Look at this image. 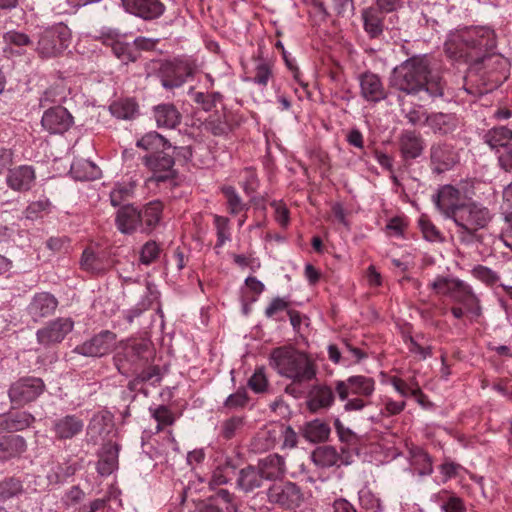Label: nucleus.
Returning <instances> with one entry per match:
<instances>
[{"mask_svg":"<svg viewBox=\"0 0 512 512\" xmlns=\"http://www.w3.org/2000/svg\"><path fill=\"white\" fill-rule=\"evenodd\" d=\"M269 365L282 377L294 383L310 382L316 379L318 368L315 360L306 352L292 345L272 349Z\"/></svg>","mask_w":512,"mask_h":512,"instance_id":"f257e3e1","label":"nucleus"},{"mask_svg":"<svg viewBox=\"0 0 512 512\" xmlns=\"http://www.w3.org/2000/svg\"><path fill=\"white\" fill-rule=\"evenodd\" d=\"M452 220L457 226V236L462 244L470 245L482 242V236L478 231L484 229L491 220V215L486 207L475 202L462 203L456 209Z\"/></svg>","mask_w":512,"mask_h":512,"instance_id":"f03ea898","label":"nucleus"},{"mask_svg":"<svg viewBox=\"0 0 512 512\" xmlns=\"http://www.w3.org/2000/svg\"><path fill=\"white\" fill-rule=\"evenodd\" d=\"M430 73L426 56H414L393 69L390 86L407 95H416L423 90L426 76Z\"/></svg>","mask_w":512,"mask_h":512,"instance_id":"7ed1b4c3","label":"nucleus"},{"mask_svg":"<svg viewBox=\"0 0 512 512\" xmlns=\"http://www.w3.org/2000/svg\"><path fill=\"white\" fill-rule=\"evenodd\" d=\"M155 351L145 340H127L121 342L113 356V362L118 372L130 376L154 362Z\"/></svg>","mask_w":512,"mask_h":512,"instance_id":"20e7f679","label":"nucleus"},{"mask_svg":"<svg viewBox=\"0 0 512 512\" xmlns=\"http://www.w3.org/2000/svg\"><path fill=\"white\" fill-rule=\"evenodd\" d=\"M437 294L450 297L454 302L462 304L468 313L475 317L482 315L480 299L472 287L458 278L437 276L429 285Z\"/></svg>","mask_w":512,"mask_h":512,"instance_id":"39448f33","label":"nucleus"},{"mask_svg":"<svg viewBox=\"0 0 512 512\" xmlns=\"http://www.w3.org/2000/svg\"><path fill=\"white\" fill-rule=\"evenodd\" d=\"M157 64L156 75L166 90L180 88L197 72L196 61L187 56L159 60Z\"/></svg>","mask_w":512,"mask_h":512,"instance_id":"423d86ee","label":"nucleus"},{"mask_svg":"<svg viewBox=\"0 0 512 512\" xmlns=\"http://www.w3.org/2000/svg\"><path fill=\"white\" fill-rule=\"evenodd\" d=\"M177 150H180L185 158H190L192 155L189 147H173L171 150L148 153L143 156L142 163L152 174L147 179V183L159 184L175 180L177 171L174 169V154Z\"/></svg>","mask_w":512,"mask_h":512,"instance_id":"0eeeda50","label":"nucleus"},{"mask_svg":"<svg viewBox=\"0 0 512 512\" xmlns=\"http://www.w3.org/2000/svg\"><path fill=\"white\" fill-rule=\"evenodd\" d=\"M70 40L71 31L66 25H53L39 32L36 52L42 59L57 57L68 48Z\"/></svg>","mask_w":512,"mask_h":512,"instance_id":"6e6552de","label":"nucleus"},{"mask_svg":"<svg viewBox=\"0 0 512 512\" xmlns=\"http://www.w3.org/2000/svg\"><path fill=\"white\" fill-rule=\"evenodd\" d=\"M46 390L42 378L24 376L13 382L8 390L10 402L16 407H23L36 401Z\"/></svg>","mask_w":512,"mask_h":512,"instance_id":"1a4fd4ad","label":"nucleus"},{"mask_svg":"<svg viewBox=\"0 0 512 512\" xmlns=\"http://www.w3.org/2000/svg\"><path fill=\"white\" fill-rule=\"evenodd\" d=\"M466 47L470 53L472 63L479 62V58L496 48V35L494 30L486 26L469 27L464 29Z\"/></svg>","mask_w":512,"mask_h":512,"instance_id":"9d476101","label":"nucleus"},{"mask_svg":"<svg viewBox=\"0 0 512 512\" xmlns=\"http://www.w3.org/2000/svg\"><path fill=\"white\" fill-rule=\"evenodd\" d=\"M74 329V321L70 317H58L49 321L36 332L37 343L44 348L60 344Z\"/></svg>","mask_w":512,"mask_h":512,"instance_id":"9b49d317","label":"nucleus"},{"mask_svg":"<svg viewBox=\"0 0 512 512\" xmlns=\"http://www.w3.org/2000/svg\"><path fill=\"white\" fill-rule=\"evenodd\" d=\"M374 378L365 375H352L344 380H335V389L340 401L350 396L371 397L375 391Z\"/></svg>","mask_w":512,"mask_h":512,"instance_id":"f8f14e48","label":"nucleus"},{"mask_svg":"<svg viewBox=\"0 0 512 512\" xmlns=\"http://www.w3.org/2000/svg\"><path fill=\"white\" fill-rule=\"evenodd\" d=\"M242 122V117L226 107L210 114L204 122V129L216 137H228Z\"/></svg>","mask_w":512,"mask_h":512,"instance_id":"ddd939ff","label":"nucleus"},{"mask_svg":"<svg viewBox=\"0 0 512 512\" xmlns=\"http://www.w3.org/2000/svg\"><path fill=\"white\" fill-rule=\"evenodd\" d=\"M337 394L335 381L333 386L326 382L312 384L306 394V409L313 414L328 411L334 404Z\"/></svg>","mask_w":512,"mask_h":512,"instance_id":"4468645a","label":"nucleus"},{"mask_svg":"<svg viewBox=\"0 0 512 512\" xmlns=\"http://www.w3.org/2000/svg\"><path fill=\"white\" fill-rule=\"evenodd\" d=\"M268 500L284 510H295L299 508L304 500L301 488L290 481L273 485L268 491Z\"/></svg>","mask_w":512,"mask_h":512,"instance_id":"2eb2a0df","label":"nucleus"},{"mask_svg":"<svg viewBox=\"0 0 512 512\" xmlns=\"http://www.w3.org/2000/svg\"><path fill=\"white\" fill-rule=\"evenodd\" d=\"M471 68L486 76L488 81L498 84L506 78L508 60L500 54L490 51L483 57H480L479 62L472 63Z\"/></svg>","mask_w":512,"mask_h":512,"instance_id":"dca6fc26","label":"nucleus"},{"mask_svg":"<svg viewBox=\"0 0 512 512\" xmlns=\"http://www.w3.org/2000/svg\"><path fill=\"white\" fill-rule=\"evenodd\" d=\"M459 162V154L453 145L446 142L434 143L430 147V168L440 175L451 170Z\"/></svg>","mask_w":512,"mask_h":512,"instance_id":"f3484780","label":"nucleus"},{"mask_svg":"<svg viewBox=\"0 0 512 512\" xmlns=\"http://www.w3.org/2000/svg\"><path fill=\"white\" fill-rule=\"evenodd\" d=\"M253 67L247 73L249 74L244 80L251 82L261 89L266 88L275 77V61L271 57L263 56L259 51L257 55L252 56Z\"/></svg>","mask_w":512,"mask_h":512,"instance_id":"a211bd4d","label":"nucleus"},{"mask_svg":"<svg viewBox=\"0 0 512 512\" xmlns=\"http://www.w3.org/2000/svg\"><path fill=\"white\" fill-rule=\"evenodd\" d=\"M84 430V420L77 414H67L51 422L50 431L58 441L72 440Z\"/></svg>","mask_w":512,"mask_h":512,"instance_id":"6ab92c4d","label":"nucleus"},{"mask_svg":"<svg viewBox=\"0 0 512 512\" xmlns=\"http://www.w3.org/2000/svg\"><path fill=\"white\" fill-rule=\"evenodd\" d=\"M115 339V333L104 330L94 335L91 339L77 345L74 348V352L86 357H102L109 353Z\"/></svg>","mask_w":512,"mask_h":512,"instance_id":"aec40b11","label":"nucleus"},{"mask_svg":"<svg viewBox=\"0 0 512 512\" xmlns=\"http://www.w3.org/2000/svg\"><path fill=\"white\" fill-rule=\"evenodd\" d=\"M124 10L145 21L160 18L166 11L160 0H121Z\"/></svg>","mask_w":512,"mask_h":512,"instance_id":"412c9836","label":"nucleus"},{"mask_svg":"<svg viewBox=\"0 0 512 512\" xmlns=\"http://www.w3.org/2000/svg\"><path fill=\"white\" fill-rule=\"evenodd\" d=\"M42 127L50 134H63L73 124V117L61 105L48 108L41 119Z\"/></svg>","mask_w":512,"mask_h":512,"instance_id":"4be33fe9","label":"nucleus"},{"mask_svg":"<svg viewBox=\"0 0 512 512\" xmlns=\"http://www.w3.org/2000/svg\"><path fill=\"white\" fill-rule=\"evenodd\" d=\"M59 302L57 298L49 292H38L34 294L27 306V313L35 323L52 316Z\"/></svg>","mask_w":512,"mask_h":512,"instance_id":"5701e85b","label":"nucleus"},{"mask_svg":"<svg viewBox=\"0 0 512 512\" xmlns=\"http://www.w3.org/2000/svg\"><path fill=\"white\" fill-rule=\"evenodd\" d=\"M360 95L370 103H379L387 98L381 78L372 72H364L359 76Z\"/></svg>","mask_w":512,"mask_h":512,"instance_id":"b1692460","label":"nucleus"},{"mask_svg":"<svg viewBox=\"0 0 512 512\" xmlns=\"http://www.w3.org/2000/svg\"><path fill=\"white\" fill-rule=\"evenodd\" d=\"M399 151L405 161L420 157L425 149V141L420 132L403 130L398 139Z\"/></svg>","mask_w":512,"mask_h":512,"instance_id":"393cba45","label":"nucleus"},{"mask_svg":"<svg viewBox=\"0 0 512 512\" xmlns=\"http://www.w3.org/2000/svg\"><path fill=\"white\" fill-rule=\"evenodd\" d=\"M164 205L159 200H153L139 209L140 232L151 234L159 226L163 217Z\"/></svg>","mask_w":512,"mask_h":512,"instance_id":"a878e982","label":"nucleus"},{"mask_svg":"<svg viewBox=\"0 0 512 512\" xmlns=\"http://www.w3.org/2000/svg\"><path fill=\"white\" fill-rule=\"evenodd\" d=\"M36 179L35 169L29 165H20L9 169L6 183L14 191L24 192L31 189Z\"/></svg>","mask_w":512,"mask_h":512,"instance_id":"bb28decb","label":"nucleus"},{"mask_svg":"<svg viewBox=\"0 0 512 512\" xmlns=\"http://www.w3.org/2000/svg\"><path fill=\"white\" fill-rule=\"evenodd\" d=\"M464 29L457 30L448 35L444 43V51L450 59L456 61H463L472 64L468 47H466V40H464Z\"/></svg>","mask_w":512,"mask_h":512,"instance_id":"cd10ccee","label":"nucleus"},{"mask_svg":"<svg viewBox=\"0 0 512 512\" xmlns=\"http://www.w3.org/2000/svg\"><path fill=\"white\" fill-rule=\"evenodd\" d=\"M115 224L126 235L140 231L139 209L131 204L121 206L116 212Z\"/></svg>","mask_w":512,"mask_h":512,"instance_id":"c85d7f7f","label":"nucleus"},{"mask_svg":"<svg viewBox=\"0 0 512 512\" xmlns=\"http://www.w3.org/2000/svg\"><path fill=\"white\" fill-rule=\"evenodd\" d=\"M459 202L460 191L454 186L444 185L438 190L435 204L446 217L452 219L456 209L462 205Z\"/></svg>","mask_w":512,"mask_h":512,"instance_id":"c756f323","label":"nucleus"},{"mask_svg":"<svg viewBox=\"0 0 512 512\" xmlns=\"http://www.w3.org/2000/svg\"><path fill=\"white\" fill-rule=\"evenodd\" d=\"M2 40L4 43L3 52L10 56H20L26 51V47L33 44L30 36L16 29H11L3 33Z\"/></svg>","mask_w":512,"mask_h":512,"instance_id":"7c9ffc66","label":"nucleus"},{"mask_svg":"<svg viewBox=\"0 0 512 512\" xmlns=\"http://www.w3.org/2000/svg\"><path fill=\"white\" fill-rule=\"evenodd\" d=\"M35 417L26 411L9 412L0 416V433H13L29 428Z\"/></svg>","mask_w":512,"mask_h":512,"instance_id":"2f4dec72","label":"nucleus"},{"mask_svg":"<svg viewBox=\"0 0 512 512\" xmlns=\"http://www.w3.org/2000/svg\"><path fill=\"white\" fill-rule=\"evenodd\" d=\"M153 115L157 126L160 128L174 129L182 120L181 113L172 103H162L154 106Z\"/></svg>","mask_w":512,"mask_h":512,"instance_id":"473e14b6","label":"nucleus"},{"mask_svg":"<svg viewBox=\"0 0 512 512\" xmlns=\"http://www.w3.org/2000/svg\"><path fill=\"white\" fill-rule=\"evenodd\" d=\"M364 31L369 38L377 39L384 31V14L373 6L364 8L361 12Z\"/></svg>","mask_w":512,"mask_h":512,"instance_id":"72a5a7b5","label":"nucleus"},{"mask_svg":"<svg viewBox=\"0 0 512 512\" xmlns=\"http://www.w3.org/2000/svg\"><path fill=\"white\" fill-rule=\"evenodd\" d=\"M27 450V443L20 435L0 437V461L19 458Z\"/></svg>","mask_w":512,"mask_h":512,"instance_id":"f704fd0d","label":"nucleus"},{"mask_svg":"<svg viewBox=\"0 0 512 512\" xmlns=\"http://www.w3.org/2000/svg\"><path fill=\"white\" fill-rule=\"evenodd\" d=\"M426 125L434 134L447 135L457 128L458 120L452 113L435 112L429 113Z\"/></svg>","mask_w":512,"mask_h":512,"instance_id":"c9c22d12","label":"nucleus"},{"mask_svg":"<svg viewBox=\"0 0 512 512\" xmlns=\"http://www.w3.org/2000/svg\"><path fill=\"white\" fill-rule=\"evenodd\" d=\"M258 468L265 480H277L285 474V461L278 454H270L259 461Z\"/></svg>","mask_w":512,"mask_h":512,"instance_id":"e433bc0d","label":"nucleus"},{"mask_svg":"<svg viewBox=\"0 0 512 512\" xmlns=\"http://www.w3.org/2000/svg\"><path fill=\"white\" fill-rule=\"evenodd\" d=\"M330 433V425L321 419L311 420L305 423L303 427V436L311 443H322L327 441Z\"/></svg>","mask_w":512,"mask_h":512,"instance_id":"4c0bfd02","label":"nucleus"},{"mask_svg":"<svg viewBox=\"0 0 512 512\" xmlns=\"http://www.w3.org/2000/svg\"><path fill=\"white\" fill-rule=\"evenodd\" d=\"M118 444H108L104 447L100 459L97 463V471L102 476H108L113 473L118 466Z\"/></svg>","mask_w":512,"mask_h":512,"instance_id":"58836bf2","label":"nucleus"},{"mask_svg":"<svg viewBox=\"0 0 512 512\" xmlns=\"http://www.w3.org/2000/svg\"><path fill=\"white\" fill-rule=\"evenodd\" d=\"M136 146L149 151V153L171 150L173 148L171 143L156 131L148 132L143 135L136 142Z\"/></svg>","mask_w":512,"mask_h":512,"instance_id":"ea45409f","label":"nucleus"},{"mask_svg":"<svg viewBox=\"0 0 512 512\" xmlns=\"http://www.w3.org/2000/svg\"><path fill=\"white\" fill-rule=\"evenodd\" d=\"M483 139L491 149H505L512 140V129L505 126L493 127L484 134Z\"/></svg>","mask_w":512,"mask_h":512,"instance_id":"a19ab883","label":"nucleus"},{"mask_svg":"<svg viewBox=\"0 0 512 512\" xmlns=\"http://www.w3.org/2000/svg\"><path fill=\"white\" fill-rule=\"evenodd\" d=\"M264 480L259 468L248 466L240 470L237 484L243 491L251 492L261 487Z\"/></svg>","mask_w":512,"mask_h":512,"instance_id":"79ce46f5","label":"nucleus"},{"mask_svg":"<svg viewBox=\"0 0 512 512\" xmlns=\"http://www.w3.org/2000/svg\"><path fill=\"white\" fill-rule=\"evenodd\" d=\"M70 174L80 181L94 180L100 177V169L89 160H76L71 164Z\"/></svg>","mask_w":512,"mask_h":512,"instance_id":"37998d69","label":"nucleus"},{"mask_svg":"<svg viewBox=\"0 0 512 512\" xmlns=\"http://www.w3.org/2000/svg\"><path fill=\"white\" fill-rule=\"evenodd\" d=\"M313 461L317 466L322 468H330L333 466H341L343 463L342 456L332 446H324L313 452Z\"/></svg>","mask_w":512,"mask_h":512,"instance_id":"c03bdc74","label":"nucleus"},{"mask_svg":"<svg viewBox=\"0 0 512 512\" xmlns=\"http://www.w3.org/2000/svg\"><path fill=\"white\" fill-rule=\"evenodd\" d=\"M110 111L118 119L130 120L138 113V104L134 99L127 98L113 102Z\"/></svg>","mask_w":512,"mask_h":512,"instance_id":"a18cd8bd","label":"nucleus"},{"mask_svg":"<svg viewBox=\"0 0 512 512\" xmlns=\"http://www.w3.org/2000/svg\"><path fill=\"white\" fill-rule=\"evenodd\" d=\"M189 94L193 102L205 112L211 111L217 103H220L223 100V95L220 92H201L194 91L192 88Z\"/></svg>","mask_w":512,"mask_h":512,"instance_id":"49530a36","label":"nucleus"},{"mask_svg":"<svg viewBox=\"0 0 512 512\" xmlns=\"http://www.w3.org/2000/svg\"><path fill=\"white\" fill-rule=\"evenodd\" d=\"M23 492V481L19 477H5L0 481V502L17 497Z\"/></svg>","mask_w":512,"mask_h":512,"instance_id":"de8ad7c7","label":"nucleus"},{"mask_svg":"<svg viewBox=\"0 0 512 512\" xmlns=\"http://www.w3.org/2000/svg\"><path fill=\"white\" fill-rule=\"evenodd\" d=\"M66 99V87L63 83H57L44 91L39 99V105L46 108L51 104L60 105Z\"/></svg>","mask_w":512,"mask_h":512,"instance_id":"09e8293b","label":"nucleus"},{"mask_svg":"<svg viewBox=\"0 0 512 512\" xmlns=\"http://www.w3.org/2000/svg\"><path fill=\"white\" fill-rule=\"evenodd\" d=\"M81 268L92 274L100 275L106 272L102 259L92 250L85 249L80 260Z\"/></svg>","mask_w":512,"mask_h":512,"instance_id":"8fccbe9b","label":"nucleus"},{"mask_svg":"<svg viewBox=\"0 0 512 512\" xmlns=\"http://www.w3.org/2000/svg\"><path fill=\"white\" fill-rule=\"evenodd\" d=\"M213 224L216 231L217 241L214 249H220L228 241H231L230 220L225 216L215 214L213 216Z\"/></svg>","mask_w":512,"mask_h":512,"instance_id":"3c124183","label":"nucleus"},{"mask_svg":"<svg viewBox=\"0 0 512 512\" xmlns=\"http://www.w3.org/2000/svg\"><path fill=\"white\" fill-rule=\"evenodd\" d=\"M162 252L161 245L155 240L145 242L139 251V264L150 266L155 263Z\"/></svg>","mask_w":512,"mask_h":512,"instance_id":"603ef678","label":"nucleus"},{"mask_svg":"<svg viewBox=\"0 0 512 512\" xmlns=\"http://www.w3.org/2000/svg\"><path fill=\"white\" fill-rule=\"evenodd\" d=\"M221 192L226 198L227 209L231 215H237L242 211L248 210L247 204H245L238 192L233 186H223Z\"/></svg>","mask_w":512,"mask_h":512,"instance_id":"864d4df0","label":"nucleus"},{"mask_svg":"<svg viewBox=\"0 0 512 512\" xmlns=\"http://www.w3.org/2000/svg\"><path fill=\"white\" fill-rule=\"evenodd\" d=\"M79 465L76 462L65 461L64 463L57 464L53 469V474L48 476L50 482L62 483L68 478L75 475L78 471Z\"/></svg>","mask_w":512,"mask_h":512,"instance_id":"5fc2aeb1","label":"nucleus"},{"mask_svg":"<svg viewBox=\"0 0 512 512\" xmlns=\"http://www.w3.org/2000/svg\"><path fill=\"white\" fill-rule=\"evenodd\" d=\"M235 465L231 459H225V461L218 465L213 471L211 483L214 485H224L228 483L233 475L235 474Z\"/></svg>","mask_w":512,"mask_h":512,"instance_id":"6e6d98bb","label":"nucleus"},{"mask_svg":"<svg viewBox=\"0 0 512 512\" xmlns=\"http://www.w3.org/2000/svg\"><path fill=\"white\" fill-rule=\"evenodd\" d=\"M151 416L157 422V431H161L166 426H172L175 423V416L172 410L166 405H159L155 408H150Z\"/></svg>","mask_w":512,"mask_h":512,"instance_id":"4d7b16f0","label":"nucleus"},{"mask_svg":"<svg viewBox=\"0 0 512 512\" xmlns=\"http://www.w3.org/2000/svg\"><path fill=\"white\" fill-rule=\"evenodd\" d=\"M135 185L133 183H118L110 192V202L112 206H120L124 201L128 200L134 192Z\"/></svg>","mask_w":512,"mask_h":512,"instance_id":"13d9d810","label":"nucleus"},{"mask_svg":"<svg viewBox=\"0 0 512 512\" xmlns=\"http://www.w3.org/2000/svg\"><path fill=\"white\" fill-rule=\"evenodd\" d=\"M243 177L241 181V187L247 196L253 195L259 188L260 181L253 167H246L243 169Z\"/></svg>","mask_w":512,"mask_h":512,"instance_id":"bf43d9fd","label":"nucleus"},{"mask_svg":"<svg viewBox=\"0 0 512 512\" xmlns=\"http://www.w3.org/2000/svg\"><path fill=\"white\" fill-rule=\"evenodd\" d=\"M136 374L139 376L142 383H149L154 387L160 385L163 379L161 368L153 363H150L146 367L140 369Z\"/></svg>","mask_w":512,"mask_h":512,"instance_id":"052dcab7","label":"nucleus"},{"mask_svg":"<svg viewBox=\"0 0 512 512\" xmlns=\"http://www.w3.org/2000/svg\"><path fill=\"white\" fill-rule=\"evenodd\" d=\"M247 385L255 393L266 392L269 386V380L265 372V367L256 368L249 378Z\"/></svg>","mask_w":512,"mask_h":512,"instance_id":"680f3d73","label":"nucleus"},{"mask_svg":"<svg viewBox=\"0 0 512 512\" xmlns=\"http://www.w3.org/2000/svg\"><path fill=\"white\" fill-rule=\"evenodd\" d=\"M85 492L79 485L70 487L62 496L61 503L66 510L75 508L85 499Z\"/></svg>","mask_w":512,"mask_h":512,"instance_id":"e2e57ef3","label":"nucleus"},{"mask_svg":"<svg viewBox=\"0 0 512 512\" xmlns=\"http://www.w3.org/2000/svg\"><path fill=\"white\" fill-rule=\"evenodd\" d=\"M249 400L247 390L244 387H240L235 393L226 398L223 406L229 410L243 409L247 406Z\"/></svg>","mask_w":512,"mask_h":512,"instance_id":"0e129e2a","label":"nucleus"},{"mask_svg":"<svg viewBox=\"0 0 512 512\" xmlns=\"http://www.w3.org/2000/svg\"><path fill=\"white\" fill-rule=\"evenodd\" d=\"M113 54L122 62H135L138 58L129 43L117 40L111 47Z\"/></svg>","mask_w":512,"mask_h":512,"instance_id":"69168bd1","label":"nucleus"},{"mask_svg":"<svg viewBox=\"0 0 512 512\" xmlns=\"http://www.w3.org/2000/svg\"><path fill=\"white\" fill-rule=\"evenodd\" d=\"M418 223L426 240L431 242L443 241L441 232L426 215H421Z\"/></svg>","mask_w":512,"mask_h":512,"instance_id":"338daca9","label":"nucleus"},{"mask_svg":"<svg viewBox=\"0 0 512 512\" xmlns=\"http://www.w3.org/2000/svg\"><path fill=\"white\" fill-rule=\"evenodd\" d=\"M471 274L474 278L483 282L487 286H493L500 279L499 275L495 271L487 266L480 264L473 267Z\"/></svg>","mask_w":512,"mask_h":512,"instance_id":"774afa93","label":"nucleus"}]
</instances>
